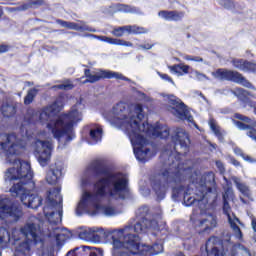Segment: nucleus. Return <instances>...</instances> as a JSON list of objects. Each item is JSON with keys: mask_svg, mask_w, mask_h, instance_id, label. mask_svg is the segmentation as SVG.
<instances>
[{"mask_svg": "<svg viewBox=\"0 0 256 256\" xmlns=\"http://www.w3.org/2000/svg\"><path fill=\"white\" fill-rule=\"evenodd\" d=\"M29 253V242L24 241L16 248L15 256H27Z\"/></svg>", "mask_w": 256, "mask_h": 256, "instance_id": "obj_27", "label": "nucleus"}, {"mask_svg": "<svg viewBox=\"0 0 256 256\" xmlns=\"http://www.w3.org/2000/svg\"><path fill=\"white\" fill-rule=\"evenodd\" d=\"M232 164L235 165V167H239V162L237 160H232Z\"/></svg>", "mask_w": 256, "mask_h": 256, "instance_id": "obj_56", "label": "nucleus"}, {"mask_svg": "<svg viewBox=\"0 0 256 256\" xmlns=\"http://www.w3.org/2000/svg\"><path fill=\"white\" fill-rule=\"evenodd\" d=\"M149 213V207L142 206L136 211V215H139V217H145Z\"/></svg>", "mask_w": 256, "mask_h": 256, "instance_id": "obj_40", "label": "nucleus"}, {"mask_svg": "<svg viewBox=\"0 0 256 256\" xmlns=\"http://www.w3.org/2000/svg\"><path fill=\"white\" fill-rule=\"evenodd\" d=\"M181 57L185 59V61H194L195 63H203V58L199 56H191L187 54H182Z\"/></svg>", "mask_w": 256, "mask_h": 256, "instance_id": "obj_38", "label": "nucleus"}, {"mask_svg": "<svg viewBox=\"0 0 256 256\" xmlns=\"http://www.w3.org/2000/svg\"><path fill=\"white\" fill-rule=\"evenodd\" d=\"M86 80L83 83H96L100 79H120L122 81H129V78L123 76L119 72H113L110 70H99L98 72H91V70H85Z\"/></svg>", "mask_w": 256, "mask_h": 256, "instance_id": "obj_10", "label": "nucleus"}, {"mask_svg": "<svg viewBox=\"0 0 256 256\" xmlns=\"http://www.w3.org/2000/svg\"><path fill=\"white\" fill-rule=\"evenodd\" d=\"M234 153H236V155H241L244 161H248V163H253L255 161L251 156L243 154L241 148H234Z\"/></svg>", "mask_w": 256, "mask_h": 256, "instance_id": "obj_37", "label": "nucleus"}, {"mask_svg": "<svg viewBox=\"0 0 256 256\" xmlns=\"http://www.w3.org/2000/svg\"><path fill=\"white\" fill-rule=\"evenodd\" d=\"M23 9H29V6H27V5H26V6H24V8H23Z\"/></svg>", "mask_w": 256, "mask_h": 256, "instance_id": "obj_59", "label": "nucleus"}, {"mask_svg": "<svg viewBox=\"0 0 256 256\" xmlns=\"http://www.w3.org/2000/svg\"><path fill=\"white\" fill-rule=\"evenodd\" d=\"M77 251H79V248H75L74 250L69 251L66 256H79Z\"/></svg>", "mask_w": 256, "mask_h": 256, "instance_id": "obj_49", "label": "nucleus"}, {"mask_svg": "<svg viewBox=\"0 0 256 256\" xmlns=\"http://www.w3.org/2000/svg\"><path fill=\"white\" fill-rule=\"evenodd\" d=\"M97 233H103V229L97 227L84 228L80 231L79 237L84 241H94V239H97L98 237Z\"/></svg>", "mask_w": 256, "mask_h": 256, "instance_id": "obj_16", "label": "nucleus"}, {"mask_svg": "<svg viewBox=\"0 0 256 256\" xmlns=\"http://www.w3.org/2000/svg\"><path fill=\"white\" fill-rule=\"evenodd\" d=\"M235 118L239 119L240 121H244V123H251V118L243 116L241 114H235Z\"/></svg>", "mask_w": 256, "mask_h": 256, "instance_id": "obj_43", "label": "nucleus"}, {"mask_svg": "<svg viewBox=\"0 0 256 256\" xmlns=\"http://www.w3.org/2000/svg\"><path fill=\"white\" fill-rule=\"evenodd\" d=\"M209 125H210V128L212 129V131L215 133V135H217L218 139L220 141H223V136L219 132V127H217V124H215V121L210 120Z\"/></svg>", "mask_w": 256, "mask_h": 256, "instance_id": "obj_36", "label": "nucleus"}, {"mask_svg": "<svg viewBox=\"0 0 256 256\" xmlns=\"http://www.w3.org/2000/svg\"><path fill=\"white\" fill-rule=\"evenodd\" d=\"M129 27V35H143V33H147V29L139 26H131L128 25Z\"/></svg>", "mask_w": 256, "mask_h": 256, "instance_id": "obj_31", "label": "nucleus"}, {"mask_svg": "<svg viewBox=\"0 0 256 256\" xmlns=\"http://www.w3.org/2000/svg\"><path fill=\"white\" fill-rule=\"evenodd\" d=\"M73 83L69 80L63 82V84L60 85H56L53 87V89H62L63 91H69L71 89H73Z\"/></svg>", "mask_w": 256, "mask_h": 256, "instance_id": "obj_35", "label": "nucleus"}, {"mask_svg": "<svg viewBox=\"0 0 256 256\" xmlns=\"http://www.w3.org/2000/svg\"><path fill=\"white\" fill-rule=\"evenodd\" d=\"M216 166L218 167V169L220 170V173H224L225 171V167L223 166V163L221 162H216Z\"/></svg>", "mask_w": 256, "mask_h": 256, "instance_id": "obj_51", "label": "nucleus"}, {"mask_svg": "<svg viewBox=\"0 0 256 256\" xmlns=\"http://www.w3.org/2000/svg\"><path fill=\"white\" fill-rule=\"evenodd\" d=\"M7 51H9L8 46H5V45L0 46V54L1 53H7Z\"/></svg>", "mask_w": 256, "mask_h": 256, "instance_id": "obj_52", "label": "nucleus"}, {"mask_svg": "<svg viewBox=\"0 0 256 256\" xmlns=\"http://www.w3.org/2000/svg\"><path fill=\"white\" fill-rule=\"evenodd\" d=\"M164 101L167 104V111L173 115L178 121H188V123H193V116L189 111V108L177 98L175 95H163Z\"/></svg>", "mask_w": 256, "mask_h": 256, "instance_id": "obj_8", "label": "nucleus"}, {"mask_svg": "<svg viewBox=\"0 0 256 256\" xmlns=\"http://www.w3.org/2000/svg\"><path fill=\"white\" fill-rule=\"evenodd\" d=\"M173 141H175L176 145L178 143L181 149H184V151L187 150V147H189L191 143V141L189 140V135H187V132H185L182 128H178L176 130V134L173 137Z\"/></svg>", "mask_w": 256, "mask_h": 256, "instance_id": "obj_15", "label": "nucleus"}, {"mask_svg": "<svg viewBox=\"0 0 256 256\" xmlns=\"http://www.w3.org/2000/svg\"><path fill=\"white\" fill-rule=\"evenodd\" d=\"M191 69V67L189 65H185V64H180V71L183 75H187V73H189V70Z\"/></svg>", "mask_w": 256, "mask_h": 256, "instance_id": "obj_44", "label": "nucleus"}, {"mask_svg": "<svg viewBox=\"0 0 256 256\" xmlns=\"http://www.w3.org/2000/svg\"><path fill=\"white\" fill-rule=\"evenodd\" d=\"M28 115H32V119H35V117H37V115H35V110L33 109L28 110Z\"/></svg>", "mask_w": 256, "mask_h": 256, "instance_id": "obj_53", "label": "nucleus"}, {"mask_svg": "<svg viewBox=\"0 0 256 256\" xmlns=\"http://www.w3.org/2000/svg\"><path fill=\"white\" fill-rule=\"evenodd\" d=\"M90 256H103V250L95 248L90 252Z\"/></svg>", "mask_w": 256, "mask_h": 256, "instance_id": "obj_47", "label": "nucleus"}, {"mask_svg": "<svg viewBox=\"0 0 256 256\" xmlns=\"http://www.w3.org/2000/svg\"><path fill=\"white\" fill-rule=\"evenodd\" d=\"M114 117L110 119L111 125L127 133L134 150V155L138 161H147L149 159V149L145 135L149 137H169V128L160 124L149 126V123L142 122L145 113L143 106L139 103L129 104L125 102L118 103L113 108Z\"/></svg>", "mask_w": 256, "mask_h": 256, "instance_id": "obj_1", "label": "nucleus"}, {"mask_svg": "<svg viewBox=\"0 0 256 256\" xmlns=\"http://www.w3.org/2000/svg\"><path fill=\"white\" fill-rule=\"evenodd\" d=\"M127 191V177L121 173H107L94 184V194L83 192L77 206L76 213L81 215L88 211L89 215L102 213L107 217L117 215L114 207L105 205L109 199H125Z\"/></svg>", "mask_w": 256, "mask_h": 256, "instance_id": "obj_3", "label": "nucleus"}, {"mask_svg": "<svg viewBox=\"0 0 256 256\" xmlns=\"http://www.w3.org/2000/svg\"><path fill=\"white\" fill-rule=\"evenodd\" d=\"M143 224L136 223L134 227L126 226L111 233L114 256H134L139 253V234L143 233Z\"/></svg>", "mask_w": 256, "mask_h": 256, "instance_id": "obj_6", "label": "nucleus"}, {"mask_svg": "<svg viewBox=\"0 0 256 256\" xmlns=\"http://www.w3.org/2000/svg\"><path fill=\"white\" fill-rule=\"evenodd\" d=\"M14 240L17 241V238L14 237Z\"/></svg>", "mask_w": 256, "mask_h": 256, "instance_id": "obj_63", "label": "nucleus"}, {"mask_svg": "<svg viewBox=\"0 0 256 256\" xmlns=\"http://www.w3.org/2000/svg\"><path fill=\"white\" fill-rule=\"evenodd\" d=\"M235 94L238 95L239 97H247L249 95V93L242 88L236 89Z\"/></svg>", "mask_w": 256, "mask_h": 256, "instance_id": "obj_42", "label": "nucleus"}, {"mask_svg": "<svg viewBox=\"0 0 256 256\" xmlns=\"http://www.w3.org/2000/svg\"><path fill=\"white\" fill-rule=\"evenodd\" d=\"M117 11H120V13H141V10L139 8H136L134 6H129L126 4H118L116 6Z\"/></svg>", "mask_w": 256, "mask_h": 256, "instance_id": "obj_26", "label": "nucleus"}, {"mask_svg": "<svg viewBox=\"0 0 256 256\" xmlns=\"http://www.w3.org/2000/svg\"><path fill=\"white\" fill-rule=\"evenodd\" d=\"M63 164L57 162L50 166V171L46 175V181L49 185H55L59 181L61 175H63Z\"/></svg>", "mask_w": 256, "mask_h": 256, "instance_id": "obj_14", "label": "nucleus"}, {"mask_svg": "<svg viewBox=\"0 0 256 256\" xmlns=\"http://www.w3.org/2000/svg\"><path fill=\"white\" fill-rule=\"evenodd\" d=\"M38 90L36 88L30 89L24 98V104L25 105H31L33 103V99L37 97Z\"/></svg>", "mask_w": 256, "mask_h": 256, "instance_id": "obj_29", "label": "nucleus"}, {"mask_svg": "<svg viewBox=\"0 0 256 256\" xmlns=\"http://www.w3.org/2000/svg\"><path fill=\"white\" fill-rule=\"evenodd\" d=\"M234 67L240 71L256 73V64L247 60H233Z\"/></svg>", "mask_w": 256, "mask_h": 256, "instance_id": "obj_19", "label": "nucleus"}, {"mask_svg": "<svg viewBox=\"0 0 256 256\" xmlns=\"http://www.w3.org/2000/svg\"><path fill=\"white\" fill-rule=\"evenodd\" d=\"M200 225L203 227L204 231H207V229H213L217 227V219L213 215H208L201 221Z\"/></svg>", "mask_w": 256, "mask_h": 256, "instance_id": "obj_23", "label": "nucleus"}, {"mask_svg": "<svg viewBox=\"0 0 256 256\" xmlns=\"http://www.w3.org/2000/svg\"><path fill=\"white\" fill-rule=\"evenodd\" d=\"M196 185H199L201 187V195L202 198L199 201L205 200V195L207 194V191H211V187L215 185V174L213 172H208L204 175H202L199 180L194 181Z\"/></svg>", "mask_w": 256, "mask_h": 256, "instance_id": "obj_13", "label": "nucleus"}, {"mask_svg": "<svg viewBox=\"0 0 256 256\" xmlns=\"http://www.w3.org/2000/svg\"><path fill=\"white\" fill-rule=\"evenodd\" d=\"M129 29V25L114 28L112 30V35H114V37H123L125 33L129 34Z\"/></svg>", "mask_w": 256, "mask_h": 256, "instance_id": "obj_28", "label": "nucleus"}, {"mask_svg": "<svg viewBox=\"0 0 256 256\" xmlns=\"http://www.w3.org/2000/svg\"><path fill=\"white\" fill-rule=\"evenodd\" d=\"M234 123H235L236 127H237L238 129H240L241 131H245V129H249V125H245V124L242 123V122L235 121Z\"/></svg>", "mask_w": 256, "mask_h": 256, "instance_id": "obj_45", "label": "nucleus"}, {"mask_svg": "<svg viewBox=\"0 0 256 256\" xmlns=\"http://www.w3.org/2000/svg\"><path fill=\"white\" fill-rule=\"evenodd\" d=\"M1 111L4 117H13L17 113V104L4 103Z\"/></svg>", "mask_w": 256, "mask_h": 256, "instance_id": "obj_24", "label": "nucleus"}, {"mask_svg": "<svg viewBox=\"0 0 256 256\" xmlns=\"http://www.w3.org/2000/svg\"><path fill=\"white\" fill-rule=\"evenodd\" d=\"M154 191L156 192V195H158V199H163L165 197V191H167V186L161 184H155L154 185Z\"/></svg>", "mask_w": 256, "mask_h": 256, "instance_id": "obj_32", "label": "nucleus"}, {"mask_svg": "<svg viewBox=\"0 0 256 256\" xmlns=\"http://www.w3.org/2000/svg\"><path fill=\"white\" fill-rule=\"evenodd\" d=\"M153 45L147 44V45H140V49H151Z\"/></svg>", "mask_w": 256, "mask_h": 256, "instance_id": "obj_54", "label": "nucleus"}, {"mask_svg": "<svg viewBox=\"0 0 256 256\" xmlns=\"http://www.w3.org/2000/svg\"><path fill=\"white\" fill-rule=\"evenodd\" d=\"M90 137L93 143H98L103 138V128L96 126L90 130Z\"/></svg>", "mask_w": 256, "mask_h": 256, "instance_id": "obj_25", "label": "nucleus"}, {"mask_svg": "<svg viewBox=\"0 0 256 256\" xmlns=\"http://www.w3.org/2000/svg\"><path fill=\"white\" fill-rule=\"evenodd\" d=\"M143 225H145L146 229H157L158 222H157V220H151L149 218H144Z\"/></svg>", "mask_w": 256, "mask_h": 256, "instance_id": "obj_34", "label": "nucleus"}, {"mask_svg": "<svg viewBox=\"0 0 256 256\" xmlns=\"http://www.w3.org/2000/svg\"><path fill=\"white\" fill-rule=\"evenodd\" d=\"M63 108V98H58L54 103L44 108L39 114V121L42 125H46L50 130L54 139H61L64 135L73 133V128L77 123L83 121V114L77 105L73 106L67 114H59Z\"/></svg>", "mask_w": 256, "mask_h": 256, "instance_id": "obj_5", "label": "nucleus"}, {"mask_svg": "<svg viewBox=\"0 0 256 256\" xmlns=\"http://www.w3.org/2000/svg\"><path fill=\"white\" fill-rule=\"evenodd\" d=\"M234 197H235V194L233 193V189H228L224 193V195H223V199H224L223 210H224V213L228 217L230 227L234 231L235 237H237V239H241L243 237V233L241 232V229L239 228V225H241V222L239 221V218H237V216L229 214V211H231V207H229V202H227V200L234 199Z\"/></svg>", "mask_w": 256, "mask_h": 256, "instance_id": "obj_9", "label": "nucleus"}, {"mask_svg": "<svg viewBox=\"0 0 256 256\" xmlns=\"http://www.w3.org/2000/svg\"><path fill=\"white\" fill-rule=\"evenodd\" d=\"M43 0H30V5H43Z\"/></svg>", "mask_w": 256, "mask_h": 256, "instance_id": "obj_50", "label": "nucleus"}, {"mask_svg": "<svg viewBox=\"0 0 256 256\" xmlns=\"http://www.w3.org/2000/svg\"><path fill=\"white\" fill-rule=\"evenodd\" d=\"M57 25H61L65 29H71L72 31H88L85 23H75V22H67L65 20L58 19L56 20Z\"/></svg>", "mask_w": 256, "mask_h": 256, "instance_id": "obj_18", "label": "nucleus"}, {"mask_svg": "<svg viewBox=\"0 0 256 256\" xmlns=\"http://www.w3.org/2000/svg\"><path fill=\"white\" fill-rule=\"evenodd\" d=\"M187 199V196H184V200Z\"/></svg>", "mask_w": 256, "mask_h": 256, "instance_id": "obj_62", "label": "nucleus"}, {"mask_svg": "<svg viewBox=\"0 0 256 256\" xmlns=\"http://www.w3.org/2000/svg\"><path fill=\"white\" fill-rule=\"evenodd\" d=\"M32 149L42 167L49 165L53 153V142L49 139V133L45 131L39 132Z\"/></svg>", "mask_w": 256, "mask_h": 256, "instance_id": "obj_7", "label": "nucleus"}, {"mask_svg": "<svg viewBox=\"0 0 256 256\" xmlns=\"http://www.w3.org/2000/svg\"><path fill=\"white\" fill-rule=\"evenodd\" d=\"M219 5H221L224 9H230L233 11L235 9V2L233 0H217Z\"/></svg>", "mask_w": 256, "mask_h": 256, "instance_id": "obj_33", "label": "nucleus"}, {"mask_svg": "<svg viewBox=\"0 0 256 256\" xmlns=\"http://www.w3.org/2000/svg\"><path fill=\"white\" fill-rule=\"evenodd\" d=\"M175 172H173V169L172 168H170V170L169 171H166L165 173H164V177H171L172 179L175 177Z\"/></svg>", "mask_w": 256, "mask_h": 256, "instance_id": "obj_48", "label": "nucleus"}, {"mask_svg": "<svg viewBox=\"0 0 256 256\" xmlns=\"http://www.w3.org/2000/svg\"><path fill=\"white\" fill-rule=\"evenodd\" d=\"M176 61H178L179 63L181 62V59H179V58H176Z\"/></svg>", "mask_w": 256, "mask_h": 256, "instance_id": "obj_60", "label": "nucleus"}, {"mask_svg": "<svg viewBox=\"0 0 256 256\" xmlns=\"http://www.w3.org/2000/svg\"><path fill=\"white\" fill-rule=\"evenodd\" d=\"M138 253L145 255V253H149V255H159V253H163V245L162 244H154L153 246L142 244L139 246Z\"/></svg>", "mask_w": 256, "mask_h": 256, "instance_id": "obj_20", "label": "nucleus"}, {"mask_svg": "<svg viewBox=\"0 0 256 256\" xmlns=\"http://www.w3.org/2000/svg\"><path fill=\"white\" fill-rule=\"evenodd\" d=\"M252 127H256V122H254V123L252 124Z\"/></svg>", "mask_w": 256, "mask_h": 256, "instance_id": "obj_61", "label": "nucleus"}, {"mask_svg": "<svg viewBox=\"0 0 256 256\" xmlns=\"http://www.w3.org/2000/svg\"><path fill=\"white\" fill-rule=\"evenodd\" d=\"M61 189L56 188L48 192L46 205L44 207V217L49 222L47 231L41 232V220L32 216L24 227L21 228L22 235L26 236L30 241L39 243L43 241V237H50L55 240L56 245H63L67 239H71V232L67 229H61L55 225L61 223L63 219V197Z\"/></svg>", "mask_w": 256, "mask_h": 256, "instance_id": "obj_4", "label": "nucleus"}, {"mask_svg": "<svg viewBox=\"0 0 256 256\" xmlns=\"http://www.w3.org/2000/svg\"><path fill=\"white\" fill-rule=\"evenodd\" d=\"M158 16L165 21H181L185 17V13L177 11L162 10L158 12Z\"/></svg>", "mask_w": 256, "mask_h": 256, "instance_id": "obj_17", "label": "nucleus"}, {"mask_svg": "<svg viewBox=\"0 0 256 256\" xmlns=\"http://www.w3.org/2000/svg\"><path fill=\"white\" fill-rule=\"evenodd\" d=\"M17 233V230H14L13 232H12V235L15 237V234Z\"/></svg>", "mask_w": 256, "mask_h": 256, "instance_id": "obj_57", "label": "nucleus"}, {"mask_svg": "<svg viewBox=\"0 0 256 256\" xmlns=\"http://www.w3.org/2000/svg\"><path fill=\"white\" fill-rule=\"evenodd\" d=\"M194 77L198 80V81H205V79H207V76L203 73H200L199 71L195 70L194 71Z\"/></svg>", "mask_w": 256, "mask_h": 256, "instance_id": "obj_41", "label": "nucleus"}, {"mask_svg": "<svg viewBox=\"0 0 256 256\" xmlns=\"http://www.w3.org/2000/svg\"><path fill=\"white\" fill-rule=\"evenodd\" d=\"M160 77L164 81H168L169 83H172V85H175V82L173 81V79L169 75H167V74H160Z\"/></svg>", "mask_w": 256, "mask_h": 256, "instance_id": "obj_46", "label": "nucleus"}, {"mask_svg": "<svg viewBox=\"0 0 256 256\" xmlns=\"http://www.w3.org/2000/svg\"><path fill=\"white\" fill-rule=\"evenodd\" d=\"M82 251H84V253H89V251H91V247H89V246H83V247H82Z\"/></svg>", "mask_w": 256, "mask_h": 256, "instance_id": "obj_55", "label": "nucleus"}, {"mask_svg": "<svg viewBox=\"0 0 256 256\" xmlns=\"http://www.w3.org/2000/svg\"><path fill=\"white\" fill-rule=\"evenodd\" d=\"M2 15H3V10L0 9V17H2Z\"/></svg>", "mask_w": 256, "mask_h": 256, "instance_id": "obj_58", "label": "nucleus"}, {"mask_svg": "<svg viewBox=\"0 0 256 256\" xmlns=\"http://www.w3.org/2000/svg\"><path fill=\"white\" fill-rule=\"evenodd\" d=\"M168 69L174 75H178V77L183 76V72H181L180 64H175V65H172V66H168Z\"/></svg>", "mask_w": 256, "mask_h": 256, "instance_id": "obj_39", "label": "nucleus"}, {"mask_svg": "<svg viewBox=\"0 0 256 256\" xmlns=\"http://www.w3.org/2000/svg\"><path fill=\"white\" fill-rule=\"evenodd\" d=\"M98 39H100V41H104V43H109L110 45H119L121 47H133V43L121 39L109 38L107 36H99Z\"/></svg>", "mask_w": 256, "mask_h": 256, "instance_id": "obj_21", "label": "nucleus"}, {"mask_svg": "<svg viewBox=\"0 0 256 256\" xmlns=\"http://www.w3.org/2000/svg\"><path fill=\"white\" fill-rule=\"evenodd\" d=\"M231 181H233L236 188L238 189V191H240V193H242V195H245V197H249V195H250L249 186H247V184L243 183L241 178L232 176Z\"/></svg>", "mask_w": 256, "mask_h": 256, "instance_id": "obj_22", "label": "nucleus"}, {"mask_svg": "<svg viewBox=\"0 0 256 256\" xmlns=\"http://www.w3.org/2000/svg\"><path fill=\"white\" fill-rule=\"evenodd\" d=\"M8 217H11L12 221H18L23 217V210L19 205L6 201L0 206V219H8Z\"/></svg>", "mask_w": 256, "mask_h": 256, "instance_id": "obj_12", "label": "nucleus"}, {"mask_svg": "<svg viewBox=\"0 0 256 256\" xmlns=\"http://www.w3.org/2000/svg\"><path fill=\"white\" fill-rule=\"evenodd\" d=\"M11 241V235L9 234V231H7L5 228L0 229V243L1 245H6V243H9Z\"/></svg>", "mask_w": 256, "mask_h": 256, "instance_id": "obj_30", "label": "nucleus"}, {"mask_svg": "<svg viewBox=\"0 0 256 256\" xmlns=\"http://www.w3.org/2000/svg\"><path fill=\"white\" fill-rule=\"evenodd\" d=\"M213 77L216 79H220V81H234L235 83H239L243 85V87H247L250 89L252 85L250 84L243 75L239 74V72L225 70V69H218L215 72H212Z\"/></svg>", "mask_w": 256, "mask_h": 256, "instance_id": "obj_11", "label": "nucleus"}, {"mask_svg": "<svg viewBox=\"0 0 256 256\" xmlns=\"http://www.w3.org/2000/svg\"><path fill=\"white\" fill-rule=\"evenodd\" d=\"M31 139L29 131L26 130L25 136L20 140L15 134H1L0 135V151L4 153L7 163H11L10 167L4 176L5 183H14L10 188L12 197H20L23 205L30 209H37L43 201L37 194H31L27 188L22 184L29 183L33 179V172H31V164L29 162L19 160L18 155H21V149L25 147V142Z\"/></svg>", "mask_w": 256, "mask_h": 256, "instance_id": "obj_2", "label": "nucleus"}]
</instances>
